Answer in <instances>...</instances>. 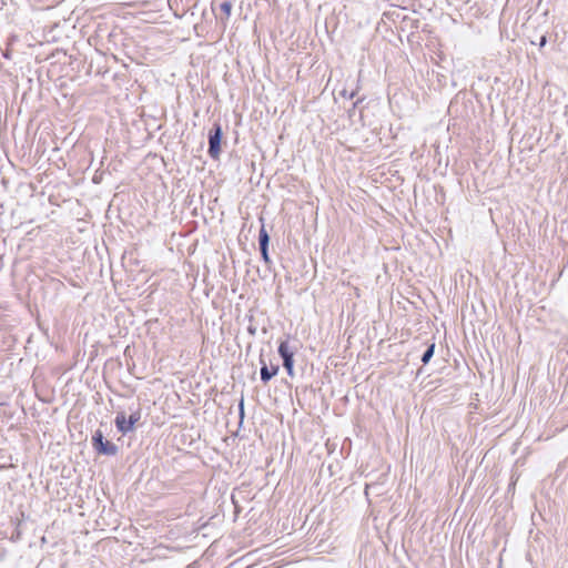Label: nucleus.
I'll use <instances>...</instances> for the list:
<instances>
[{"label":"nucleus","instance_id":"obj_1","mask_svg":"<svg viewBox=\"0 0 568 568\" xmlns=\"http://www.w3.org/2000/svg\"><path fill=\"white\" fill-rule=\"evenodd\" d=\"M92 447L99 455L103 456H115L118 454V446L104 439L103 433L100 429H97L91 438Z\"/></svg>","mask_w":568,"mask_h":568},{"label":"nucleus","instance_id":"obj_2","mask_svg":"<svg viewBox=\"0 0 568 568\" xmlns=\"http://www.w3.org/2000/svg\"><path fill=\"white\" fill-rule=\"evenodd\" d=\"M222 126L220 123H214L209 132V155L212 159H217L221 152Z\"/></svg>","mask_w":568,"mask_h":568},{"label":"nucleus","instance_id":"obj_3","mask_svg":"<svg viewBox=\"0 0 568 568\" xmlns=\"http://www.w3.org/2000/svg\"><path fill=\"white\" fill-rule=\"evenodd\" d=\"M278 355L283 359V366L287 375L294 376V352L290 348L287 341H282L277 348Z\"/></svg>","mask_w":568,"mask_h":568},{"label":"nucleus","instance_id":"obj_4","mask_svg":"<svg viewBox=\"0 0 568 568\" xmlns=\"http://www.w3.org/2000/svg\"><path fill=\"white\" fill-rule=\"evenodd\" d=\"M260 365H261V369H260L261 381L264 384H267L274 376H276L278 374L280 366L271 365L268 367L262 354L260 355Z\"/></svg>","mask_w":568,"mask_h":568},{"label":"nucleus","instance_id":"obj_5","mask_svg":"<svg viewBox=\"0 0 568 568\" xmlns=\"http://www.w3.org/2000/svg\"><path fill=\"white\" fill-rule=\"evenodd\" d=\"M136 253H138V251H122L121 255H120L122 265L125 268H130L131 272L135 271L133 268V265L138 264Z\"/></svg>","mask_w":568,"mask_h":568},{"label":"nucleus","instance_id":"obj_6","mask_svg":"<svg viewBox=\"0 0 568 568\" xmlns=\"http://www.w3.org/2000/svg\"><path fill=\"white\" fill-rule=\"evenodd\" d=\"M114 424H115V427L116 429L122 433L123 435L130 433L133 430L132 427H129V423H128V418L125 417V413L124 412H118L116 413V416H115V419H114Z\"/></svg>","mask_w":568,"mask_h":568},{"label":"nucleus","instance_id":"obj_7","mask_svg":"<svg viewBox=\"0 0 568 568\" xmlns=\"http://www.w3.org/2000/svg\"><path fill=\"white\" fill-rule=\"evenodd\" d=\"M129 409L131 412L128 418L129 427L134 429L135 424L141 419L142 410L139 404L135 407H129Z\"/></svg>","mask_w":568,"mask_h":568},{"label":"nucleus","instance_id":"obj_8","mask_svg":"<svg viewBox=\"0 0 568 568\" xmlns=\"http://www.w3.org/2000/svg\"><path fill=\"white\" fill-rule=\"evenodd\" d=\"M434 353H435V344H430L426 351L424 352V354L422 355V362L424 365L428 364L429 361L432 359V357L434 356Z\"/></svg>","mask_w":568,"mask_h":568},{"label":"nucleus","instance_id":"obj_9","mask_svg":"<svg viewBox=\"0 0 568 568\" xmlns=\"http://www.w3.org/2000/svg\"><path fill=\"white\" fill-rule=\"evenodd\" d=\"M258 241H260L258 248H267L270 237L263 227L260 231Z\"/></svg>","mask_w":568,"mask_h":568},{"label":"nucleus","instance_id":"obj_10","mask_svg":"<svg viewBox=\"0 0 568 568\" xmlns=\"http://www.w3.org/2000/svg\"><path fill=\"white\" fill-rule=\"evenodd\" d=\"M220 10L224 13L225 19H229L232 11V3L230 1H223L220 3Z\"/></svg>","mask_w":568,"mask_h":568},{"label":"nucleus","instance_id":"obj_11","mask_svg":"<svg viewBox=\"0 0 568 568\" xmlns=\"http://www.w3.org/2000/svg\"><path fill=\"white\" fill-rule=\"evenodd\" d=\"M257 252L260 253L261 258L265 263L266 270H271L272 261L268 255L270 251H257Z\"/></svg>","mask_w":568,"mask_h":568},{"label":"nucleus","instance_id":"obj_12","mask_svg":"<svg viewBox=\"0 0 568 568\" xmlns=\"http://www.w3.org/2000/svg\"><path fill=\"white\" fill-rule=\"evenodd\" d=\"M239 413H240V419L242 422L244 418V398L243 397L241 398V400L239 403Z\"/></svg>","mask_w":568,"mask_h":568},{"label":"nucleus","instance_id":"obj_13","mask_svg":"<svg viewBox=\"0 0 568 568\" xmlns=\"http://www.w3.org/2000/svg\"><path fill=\"white\" fill-rule=\"evenodd\" d=\"M547 43V37L546 36H541L540 37V40H539V48H544Z\"/></svg>","mask_w":568,"mask_h":568},{"label":"nucleus","instance_id":"obj_14","mask_svg":"<svg viewBox=\"0 0 568 568\" xmlns=\"http://www.w3.org/2000/svg\"><path fill=\"white\" fill-rule=\"evenodd\" d=\"M248 332L254 335L255 334V328L254 327H248Z\"/></svg>","mask_w":568,"mask_h":568},{"label":"nucleus","instance_id":"obj_15","mask_svg":"<svg viewBox=\"0 0 568 568\" xmlns=\"http://www.w3.org/2000/svg\"><path fill=\"white\" fill-rule=\"evenodd\" d=\"M354 97H355V92H354V91H352V92L349 93L348 98H349V99H353Z\"/></svg>","mask_w":568,"mask_h":568},{"label":"nucleus","instance_id":"obj_16","mask_svg":"<svg viewBox=\"0 0 568 568\" xmlns=\"http://www.w3.org/2000/svg\"><path fill=\"white\" fill-rule=\"evenodd\" d=\"M342 94H343L344 97H346V95H347L346 90H343V91H342Z\"/></svg>","mask_w":568,"mask_h":568}]
</instances>
